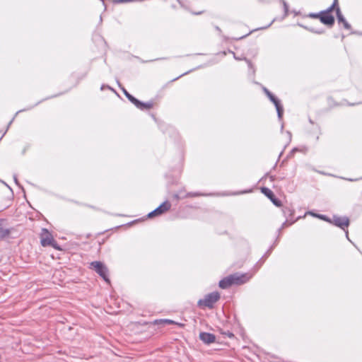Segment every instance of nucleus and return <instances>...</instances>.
<instances>
[{
  "mask_svg": "<svg viewBox=\"0 0 362 362\" xmlns=\"http://www.w3.org/2000/svg\"><path fill=\"white\" fill-rule=\"evenodd\" d=\"M336 14H337V18L339 23H343V25L345 29L350 30L351 25L344 18V16L342 15V13L341 12L340 8L339 6H337L336 8Z\"/></svg>",
  "mask_w": 362,
  "mask_h": 362,
  "instance_id": "nucleus-11",
  "label": "nucleus"
},
{
  "mask_svg": "<svg viewBox=\"0 0 362 362\" xmlns=\"http://www.w3.org/2000/svg\"><path fill=\"white\" fill-rule=\"evenodd\" d=\"M90 268L94 269L106 282L110 283L108 269L103 262L99 261L92 262Z\"/></svg>",
  "mask_w": 362,
  "mask_h": 362,
  "instance_id": "nucleus-2",
  "label": "nucleus"
},
{
  "mask_svg": "<svg viewBox=\"0 0 362 362\" xmlns=\"http://www.w3.org/2000/svg\"><path fill=\"white\" fill-rule=\"evenodd\" d=\"M232 277H230V276H226V278L221 279L219 281V287L221 288H227L229 286L233 285V282L231 281Z\"/></svg>",
  "mask_w": 362,
  "mask_h": 362,
  "instance_id": "nucleus-12",
  "label": "nucleus"
},
{
  "mask_svg": "<svg viewBox=\"0 0 362 362\" xmlns=\"http://www.w3.org/2000/svg\"><path fill=\"white\" fill-rule=\"evenodd\" d=\"M155 324H166V325L175 324V325H177L178 326H180L181 327H184L183 324L177 323L172 320H168V319H162V320H155Z\"/></svg>",
  "mask_w": 362,
  "mask_h": 362,
  "instance_id": "nucleus-15",
  "label": "nucleus"
},
{
  "mask_svg": "<svg viewBox=\"0 0 362 362\" xmlns=\"http://www.w3.org/2000/svg\"><path fill=\"white\" fill-rule=\"evenodd\" d=\"M11 233V230L6 228L3 221H0V238L4 239Z\"/></svg>",
  "mask_w": 362,
  "mask_h": 362,
  "instance_id": "nucleus-13",
  "label": "nucleus"
},
{
  "mask_svg": "<svg viewBox=\"0 0 362 362\" xmlns=\"http://www.w3.org/2000/svg\"><path fill=\"white\" fill-rule=\"evenodd\" d=\"M320 16H321V11L319 12V13H310L308 14V17L310 18H320Z\"/></svg>",
  "mask_w": 362,
  "mask_h": 362,
  "instance_id": "nucleus-19",
  "label": "nucleus"
},
{
  "mask_svg": "<svg viewBox=\"0 0 362 362\" xmlns=\"http://www.w3.org/2000/svg\"><path fill=\"white\" fill-rule=\"evenodd\" d=\"M137 108L144 110H149L153 107V103L148 102V103H143L139 100V103H135L134 105Z\"/></svg>",
  "mask_w": 362,
  "mask_h": 362,
  "instance_id": "nucleus-14",
  "label": "nucleus"
},
{
  "mask_svg": "<svg viewBox=\"0 0 362 362\" xmlns=\"http://www.w3.org/2000/svg\"><path fill=\"white\" fill-rule=\"evenodd\" d=\"M220 298V294L218 292H212L204 296L203 299H200L198 301V305L200 308H212L215 303H216Z\"/></svg>",
  "mask_w": 362,
  "mask_h": 362,
  "instance_id": "nucleus-1",
  "label": "nucleus"
},
{
  "mask_svg": "<svg viewBox=\"0 0 362 362\" xmlns=\"http://www.w3.org/2000/svg\"><path fill=\"white\" fill-rule=\"evenodd\" d=\"M339 6H338V0H334L333 1V4L329 7L327 8L326 10L325 11H322L323 12L326 13L327 14V13H330L331 14V12L333 11V10H335L336 11V8Z\"/></svg>",
  "mask_w": 362,
  "mask_h": 362,
  "instance_id": "nucleus-17",
  "label": "nucleus"
},
{
  "mask_svg": "<svg viewBox=\"0 0 362 362\" xmlns=\"http://www.w3.org/2000/svg\"><path fill=\"white\" fill-rule=\"evenodd\" d=\"M322 23L328 27H332L334 24V17L330 13H326L323 11H321V16L320 18Z\"/></svg>",
  "mask_w": 362,
  "mask_h": 362,
  "instance_id": "nucleus-9",
  "label": "nucleus"
},
{
  "mask_svg": "<svg viewBox=\"0 0 362 362\" xmlns=\"http://www.w3.org/2000/svg\"><path fill=\"white\" fill-rule=\"evenodd\" d=\"M216 30H218V32H221V30L220 29V28L218 26H216L215 27Z\"/></svg>",
  "mask_w": 362,
  "mask_h": 362,
  "instance_id": "nucleus-26",
  "label": "nucleus"
},
{
  "mask_svg": "<svg viewBox=\"0 0 362 362\" xmlns=\"http://www.w3.org/2000/svg\"><path fill=\"white\" fill-rule=\"evenodd\" d=\"M284 6L285 11H286V13H287V12H288V7L287 4H286L285 1H284Z\"/></svg>",
  "mask_w": 362,
  "mask_h": 362,
  "instance_id": "nucleus-23",
  "label": "nucleus"
},
{
  "mask_svg": "<svg viewBox=\"0 0 362 362\" xmlns=\"http://www.w3.org/2000/svg\"><path fill=\"white\" fill-rule=\"evenodd\" d=\"M249 34H250V33H248V34H247V35H244V36H242V37H239L238 39H243V38H244L245 37L247 36Z\"/></svg>",
  "mask_w": 362,
  "mask_h": 362,
  "instance_id": "nucleus-28",
  "label": "nucleus"
},
{
  "mask_svg": "<svg viewBox=\"0 0 362 362\" xmlns=\"http://www.w3.org/2000/svg\"><path fill=\"white\" fill-rule=\"evenodd\" d=\"M14 180H15V182L18 185V182L17 177L16 176H14Z\"/></svg>",
  "mask_w": 362,
  "mask_h": 362,
  "instance_id": "nucleus-27",
  "label": "nucleus"
},
{
  "mask_svg": "<svg viewBox=\"0 0 362 362\" xmlns=\"http://www.w3.org/2000/svg\"><path fill=\"white\" fill-rule=\"evenodd\" d=\"M206 194L199 193V192H189L187 194V197H199V196H205Z\"/></svg>",
  "mask_w": 362,
  "mask_h": 362,
  "instance_id": "nucleus-18",
  "label": "nucleus"
},
{
  "mask_svg": "<svg viewBox=\"0 0 362 362\" xmlns=\"http://www.w3.org/2000/svg\"><path fill=\"white\" fill-rule=\"evenodd\" d=\"M45 232L41 237V245L43 247L46 246H52L54 248H57L55 246V240H54L52 235L48 232L47 229H43Z\"/></svg>",
  "mask_w": 362,
  "mask_h": 362,
  "instance_id": "nucleus-5",
  "label": "nucleus"
},
{
  "mask_svg": "<svg viewBox=\"0 0 362 362\" xmlns=\"http://www.w3.org/2000/svg\"><path fill=\"white\" fill-rule=\"evenodd\" d=\"M171 207V204L168 201L164 202L163 204H161L158 207H157L156 209L152 211L148 214V218H153L155 216H160L163 214L164 213L167 212L170 210Z\"/></svg>",
  "mask_w": 362,
  "mask_h": 362,
  "instance_id": "nucleus-4",
  "label": "nucleus"
},
{
  "mask_svg": "<svg viewBox=\"0 0 362 362\" xmlns=\"http://www.w3.org/2000/svg\"><path fill=\"white\" fill-rule=\"evenodd\" d=\"M308 30L313 33H317V34H322L324 33L322 30H315L313 28H308Z\"/></svg>",
  "mask_w": 362,
  "mask_h": 362,
  "instance_id": "nucleus-20",
  "label": "nucleus"
},
{
  "mask_svg": "<svg viewBox=\"0 0 362 362\" xmlns=\"http://www.w3.org/2000/svg\"><path fill=\"white\" fill-rule=\"evenodd\" d=\"M333 223L335 226L341 228L342 230H345L346 228L349 225V220L347 217H339L334 216L333 217Z\"/></svg>",
  "mask_w": 362,
  "mask_h": 362,
  "instance_id": "nucleus-8",
  "label": "nucleus"
},
{
  "mask_svg": "<svg viewBox=\"0 0 362 362\" xmlns=\"http://www.w3.org/2000/svg\"><path fill=\"white\" fill-rule=\"evenodd\" d=\"M227 334H228V336L229 337H234L233 334V333H231V332H228Z\"/></svg>",
  "mask_w": 362,
  "mask_h": 362,
  "instance_id": "nucleus-25",
  "label": "nucleus"
},
{
  "mask_svg": "<svg viewBox=\"0 0 362 362\" xmlns=\"http://www.w3.org/2000/svg\"><path fill=\"white\" fill-rule=\"evenodd\" d=\"M123 93L125 95V96L129 99L130 102H132L134 105L135 103H139V100L134 98L133 95H132L129 93L127 91L126 89L124 88H122Z\"/></svg>",
  "mask_w": 362,
  "mask_h": 362,
  "instance_id": "nucleus-16",
  "label": "nucleus"
},
{
  "mask_svg": "<svg viewBox=\"0 0 362 362\" xmlns=\"http://www.w3.org/2000/svg\"><path fill=\"white\" fill-rule=\"evenodd\" d=\"M199 339L202 340L204 344H210L211 343H214L216 340V337L214 334L208 333V332H201L199 334Z\"/></svg>",
  "mask_w": 362,
  "mask_h": 362,
  "instance_id": "nucleus-10",
  "label": "nucleus"
},
{
  "mask_svg": "<svg viewBox=\"0 0 362 362\" xmlns=\"http://www.w3.org/2000/svg\"><path fill=\"white\" fill-rule=\"evenodd\" d=\"M262 192L268 197L271 202L276 206H281V202L277 199L275 195L274 194L273 192L267 188V187H262L261 189Z\"/></svg>",
  "mask_w": 362,
  "mask_h": 362,
  "instance_id": "nucleus-7",
  "label": "nucleus"
},
{
  "mask_svg": "<svg viewBox=\"0 0 362 362\" xmlns=\"http://www.w3.org/2000/svg\"><path fill=\"white\" fill-rule=\"evenodd\" d=\"M269 177H270V180H271L272 181H273V180H274V176H272V175L269 176Z\"/></svg>",
  "mask_w": 362,
  "mask_h": 362,
  "instance_id": "nucleus-29",
  "label": "nucleus"
},
{
  "mask_svg": "<svg viewBox=\"0 0 362 362\" xmlns=\"http://www.w3.org/2000/svg\"><path fill=\"white\" fill-rule=\"evenodd\" d=\"M291 223H290L289 225H291ZM288 225V222H287V221H285V222L282 224L281 228L280 229L284 228V227L287 226Z\"/></svg>",
  "mask_w": 362,
  "mask_h": 362,
  "instance_id": "nucleus-24",
  "label": "nucleus"
},
{
  "mask_svg": "<svg viewBox=\"0 0 362 362\" xmlns=\"http://www.w3.org/2000/svg\"><path fill=\"white\" fill-rule=\"evenodd\" d=\"M346 235L348 238V231L347 230L346 231Z\"/></svg>",
  "mask_w": 362,
  "mask_h": 362,
  "instance_id": "nucleus-30",
  "label": "nucleus"
},
{
  "mask_svg": "<svg viewBox=\"0 0 362 362\" xmlns=\"http://www.w3.org/2000/svg\"><path fill=\"white\" fill-rule=\"evenodd\" d=\"M349 180H350V181H354V180H352V179H349Z\"/></svg>",
  "mask_w": 362,
  "mask_h": 362,
  "instance_id": "nucleus-33",
  "label": "nucleus"
},
{
  "mask_svg": "<svg viewBox=\"0 0 362 362\" xmlns=\"http://www.w3.org/2000/svg\"><path fill=\"white\" fill-rule=\"evenodd\" d=\"M229 276L230 277H232L231 281L233 282V285L243 284L250 279L246 274H240L238 273H235Z\"/></svg>",
  "mask_w": 362,
  "mask_h": 362,
  "instance_id": "nucleus-6",
  "label": "nucleus"
},
{
  "mask_svg": "<svg viewBox=\"0 0 362 362\" xmlns=\"http://www.w3.org/2000/svg\"><path fill=\"white\" fill-rule=\"evenodd\" d=\"M284 213L285 214H291V211L289 209H285L284 210Z\"/></svg>",
  "mask_w": 362,
  "mask_h": 362,
  "instance_id": "nucleus-22",
  "label": "nucleus"
},
{
  "mask_svg": "<svg viewBox=\"0 0 362 362\" xmlns=\"http://www.w3.org/2000/svg\"><path fill=\"white\" fill-rule=\"evenodd\" d=\"M263 90L264 93L267 95V97L269 98V100L275 105L278 114V117L279 119H281L284 110L282 105L280 103L279 100L277 98H276L267 88H263Z\"/></svg>",
  "mask_w": 362,
  "mask_h": 362,
  "instance_id": "nucleus-3",
  "label": "nucleus"
},
{
  "mask_svg": "<svg viewBox=\"0 0 362 362\" xmlns=\"http://www.w3.org/2000/svg\"><path fill=\"white\" fill-rule=\"evenodd\" d=\"M310 214H312L313 216H316V217H318L321 219H323V220H326V218H325V215H321V214H313L312 212H310Z\"/></svg>",
  "mask_w": 362,
  "mask_h": 362,
  "instance_id": "nucleus-21",
  "label": "nucleus"
},
{
  "mask_svg": "<svg viewBox=\"0 0 362 362\" xmlns=\"http://www.w3.org/2000/svg\"><path fill=\"white\" fill-rule=\"evenodd\" d=\"M179 77L174 78L173 81H176Z\"/></svg>",
  "mask_w": 362,
  "mask_h": 362,
  "instance_id": "nucleus-32",
  "label": "nucleus"
},
{
  "mask_svg": "<svg viewBox=\"0 0 362 362\" xmlns=\"http://www.w3.org/2000/svg\"><path fill=\"white\" fill-rule=\"evenodd\" d=\"M202 12H198L196 14L199 15V14H201Z\"/></svg>",
  "mask_w": 362,
  "mask_h": 362,
  "instance_id": "nucleus-31",
  "label": "nucleus"
}]
</instances>
